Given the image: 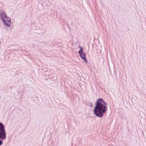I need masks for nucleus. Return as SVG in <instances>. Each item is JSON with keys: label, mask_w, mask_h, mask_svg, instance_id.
<instances>
[{"label": "nucleus", "mask_w": 146, "mask_h": 146, "mask_svg": "<svg viewBox=\"0 0 146 146\" xmlns=\"http://www.w3.org/2000/svg\"><path fill=\"white\" fill-rule=\"evenodd\" d=\"M93 113L96 116L102 118L107 110V104L102 98L97 99L95 102Z\"/></svg>", "instance_id": "1"}, {"label": "nucleus", "mask_w": 146, "mask_h": 146, "mask_svg": "<svg viewBox=\"0 0 146 146\" xmlns=\"http://www.w3.org/2000/svg\"><path fill=\"white\" fill-rule=\"evenodd\" d=\"M0 14L1 17V19L3 22L4 25L6 27H10L11 23V18L6 15L4 11L1 10Z\"/></svg>", "instance_id": "2"}, {"label": "nucleus", "mask_w": 146, "mask_h": 146, "mask_svg": "<svg viewBox=\"0 0 146 146\" xmlns=\"http://www.w3.org/2000/svg\"><path fill=\"white\" fill-rule=\"evenodd\" d=\"M6 137V133L5 126L2 122H0V146L3 143V140H5Z\"/></svg>", "instance_id": "3"}, {"label": "nucleus", "mask_w": 146, "mask_h": 146, "mask_svg": "<svg viewBox=\"0 0 146 146\" xmlns=\"http://www.w3.org/2000/svg\"><path fill=\"white\" fill-rule=\"evenodd\" d=\"M78 53L81 59L84 60L86 63H87L88 61L86 57V54L84 52Z\"/></svg>", "instance_id": "4"}, {"label": "nucleus", "mask_w": 146, "mask_h": 146, "mask_svg": "<svg viewBox=\"0 0 146 146\" xmlns=\"http://www.w3.org/2000/svg\"><path fill=\"white\" fill-rule=\"evenodd\" d=\"M78 47L80 48V50L78 51V53H80L83 52V48L82 46H79Z\"/></svg>", "instance_id": "5"}, {"label": "nucleus", "mask_w": 146, "mask_h": 146, "mask_svg": "<svg viewBox=\"0 0 146 146\" xmlns=\"http://www.w3.org/2000/svg\"><path fill=\"white\" fill-rule=\"evenodd\" d=\"M90 106L91 107H92L93 106V105L92 104L91 102H90Z\"/></svg>", "instance_id": "6"}]
</instances>
